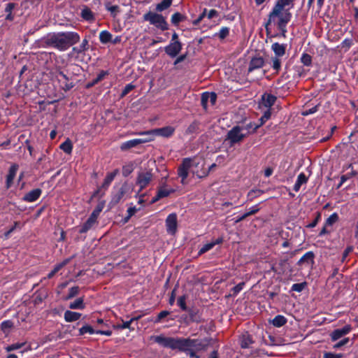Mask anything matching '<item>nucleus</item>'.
<instances>
[{"label":"nucleus","instance_id":"c85d7f7f","mask_svg":"<svg viewBox=\"0 0 358 358\" xmlns=\"http://www.w3.org/2000/svg\"><path fill=\"white\" fill-rule=\"evenodd\" d=\"M69 307L71 309H78L83 310L85 308V305L84 303V300L82 297L76 299L74 301L71 302L69 303Z\"/></svg>","mask_w":358,"mask_h":358},{"label":"nucleus","instance_id":"1a4fd4ad","mask_svg":"<svg viewBox=\"0 0 358 358\" xmlns=\"http://www.w3.org/2000/svg\"><path fill=\"white\" fill-rule=\"evenodd\" d=\"M166 227L169 234H174L177 230V215L175 213L170 214L166 220Z\"/></svg>","mask_w":358,"mask_h":358},{"label":"nucleus","instance_id":"2eb2a0df","mask_svg":"<svg viewBox=\"0 0 358 358\" xmlns=\"http://www.w3.org/2000/svg\"><path fill=\"white\" fill-rule=\"evenodd\" d=\"M286 44H281L279 43H274L271 45V50L273 51L275 56L278 57H281L285 54L286 50Z\"/></svg>","mask_w":358,"mask_h":358},{"label":"nucleus","instance_id":"13d9d810","mask_svg":"<svg viewBox=\"0 0 358 358\" xmlns=\"http://www.w3.org/2000/svg\"><path fill=\"white\" fill-rule=\"evenodd\" d=\"M137 208L135 206L130 207L127 209V216L124 218V222L128 220L137 212Z\"/></svg>","mask_w":358,"mask_h":358},{"label":"nucleus","instance_id":"a19ab883","mask_svg":"<svg viewBox=\"0 0 358 358\" xmlns=\"http://www.w3.org/2000/svg\"><path fill=\"white\" fill-rule=\"evenodd\" d=\"M79 290H80V289H79V287H78V286H75V287L70 288L69 291V294L66 296L65 299L69 300V299H71L75 297L76 296H77L78 294Z\"/></svg>","mask_w":358,"mask_h":358},{"label":"nucleus","instance_id":"423d86ee","mask_svg":"<svg viewBox=\"0 0 358 358\" xmlns=\"http://www.w3.org/2000/svg\"><path fill=\"white\" fill-rule=\"evenodd\" d=\"M180 338H173L164 336H158V344L172 350L179 348Z\"/></svg>","mask_w":358,"mask_h":358},{"label":"nucleus","instance_id":"e433bc0d","mask_svg":"<svg viewBox=\"0 0 358 358\" xmlns=\"http://www.w3.org/2000/svg\"><path fill=\"white\" fill-rule=\"evenodd\" d=\"M88 49V41L85 38L78 47L73 48V51L79 54L86 51Z\"/></svg>","mask_w":358,"mask_h":358},{"label":"nucleus","instance_id":"680f3d73","mask_svg":"<svg viewBox=\"0 0 358 358\" xmlns=\"http://www.w3.org/2000/svg\"><path fill=\"white\" fill-rule=\"evenodd\" d=\"M210 93L208 92H204L202 94L201 96V105L204 108H207L208 102L209 101V97L208 95H209Z\"/></svg>","mask_w":358,"mask_h":358},{"label":"nucleus","instance_id":"a18cd8bd","mask_svg":"<svg viewBox=\"0 0 358 358\" xmlns=\"http://www.w3.org/2000/svg\"><path fill=\"white\" fill-rule=\"evenodd\" d=\"M136 320L135 318H131V320L123 322L122 324H119L117 325H114V328L121 329H129L131 324Z\"/></svg>","mask_w":358,"mask_h":358},{"label":"nucleus","instance_id":"ea45409f","mask_svg":"<svg viewBox=\"0 0 358 358\" xmlns=\"http://www.w3.org/2000/svg\"><path fill=\"white\" fill-rule=\"evenodd\" d=\"M338 220V215L336 213L331 214L325 221L326 226H332Z\"/></svg>","mask_w":358,"mask_h":358},{"label":"nucleus","instance_id":"39448f33","mask_svg":"<svg viewBox=\"0 0 358 358\" xmlns=\"http://www.w3.org/2000/svg\"><path fill=\"white\" fill-rule=\"evenodd\" d=\"M244 130L242 127H234L228 131L225 141H229L231 145L241 142L247 136V134L243 133Z\"/></svg>","mask_w":358,"mask_h":358},{"label":"nucleus","instance_id":"e2e57ef3","mask_svg":"<svg viewBox=\"0 0 358 358\" xmlns=\"http://www.w3.org/2000/svg\"><path fill=\"white\" fill-rule=\"evenodd\" d=\"M23 343H14L12 345H10L6 348V350L7 352H10L13 350H18L21 348L23 346Z\"/></svg>","mask_w":358,"mask_h":358},{"label":"nucleus","instance_id":"c03bdc74","mask_svg":"<svg viewBox=\"0 0 358 358\" xmlns=\"http://www.w3.org/2000/svg\"><path fill=\"white\" fill-rule=\"evenodd\" d=\"M306 285H307V283L306 282H301V283H295V284L292 285L291 289L292 291H294L296 292H301L305 289Z\"/></svg>","mask_w":358,"mask_h":358},{"label":"nucleus","instance_id":"f3484780","mask_svg":"<svg viewBox=\"0 0 358 358\" xmlns=\"http://www.w3.org/2000/svg\"><path fill=\"white\" fill-rule=\"evenodd\" d=\"M222 241H223L222 238H219L215 241H213L210 243H208L203 245L200 248V250L199 251V255H201L206 253V252L210 250L215 245L222 243Z\"/></svg>","mask_w":358,"mask_h":358},{"label":"nucleus","instance_id":"4d7b16f0","mask_svg":"<svg viewBox=\"0 0 358 358\" xmlns=\"http://www.w3.org/2000/svg\"><path fill=\"white\" fill-rule=\"evenodd\" d=\"M108 74V72L106 71H101L96 76L95 79H94L92 82V85H95L102 80L105 76Z\"/></svg>","mask_w":358,"mask_h":358},{"label":"nucleus","instance_id":"5fc2aeb1","mask_svg":"<svg viewBox=\"0 0 358 358\" xmlns=\"http://www.w3.org/2000/svg\"><path fill=\"white\" fill-rule=\"evenodd\" d=\"M271 113L270 109H267V110L264 112V115L262 116V117L259 119V120H260L261 123H260V124H259L258 127H259V126H261V125L264 124V123H265L268 120H269V119H270V117H271Z\"/></svg>","mask_w":358,"mask_h":358},{"label":"nucleus","instance_id":"5701e85b","mask_svg":"<svg viewBox=\"0 0 358 358\" xmlns=\"http://www.w3.org/2000/svg\"><path fill=\"white\" fill-rule=\"evenodd\" d=\"M308 182V178L303 173H301L296 179V181L293 187V189L295 192H299L301 186L303 184H306Z\"/></svg>","mask_w":358,"mask_h":358},{"label":"nucleus","instance_id":"cd10ccee","mask_svg":"<svg viewBox=\"0 0 358 358\" xmlns=\"http://www.w3.org/2000/svg\"><path fill=\"white\" fill-rule=\"evenodd\" d=\"M287 322V318L281 315H276L271 322V323L275 327H281L285 325Z\"/></svg>","mask_w":358,"mask_h":358},{"label":"nucleus","instance_id":"f257e3e1","mask_svg":"<svg viewBox=\"0 0 358 358\" xmlns=\"http://www.w3.org/2000/svg\"><path fill=\"white\" fill-rule=\"evenodd\" d=\"M289 8H285L280 4H275L272 10L268 14V21L265 24V29L267 34L271 33L270 26L271 23H274L278 29L280 31L281 36L286 37L287 32V25L292 19V13Z\"/></svg>","mask_w":358,"mask_h":358},{"label":"nucleus","instance_id":"58836bf2","mask_svg":"<svg viewBox=\"0 0 358 358\" xmlns=\"http://www.w3.org/2000/svg\"><path fill=\"white\" fill-rule=\"evenodd\" d=\"M301 63L306 66H310L312 64V57L307 53H303L301 57Z\"/></svg>","mask_w":358,"mask_h":358},{"label":"nucleus","instance_id":"0eeeda50","mask_svg":"<svg viewBox=\"0 0 358 358\" xmlns=\"http://www.w3.org/2000/svg\"><path fill=\"white\" fill-rule=\"evenodd\" d=\"M181 50L182 44L180 41L171 42L164 48L165 52L172 58L176 57Z\"/></svg>","mask_w":358,"mask_h":358},{"label":"nucleus","instance_id":"f704fd0d","mask_svg":"<svg viewBox=\"0 0 358 358\" xmlns=\"http://www.w3.org/2000/svg\"><path fill=\"white\" fill-rule=\"evenodd\" d=\"M143 19L150 24L157 25V13L149 12L143 15Z\"/></svg>","mask_w":358,"mask_h":358},{"label":"nucleus","instance_id":"a211bd4d","mask_svg":"<svg viewBox=\"0 0 358 358\" xmlns=\"http://www.w3.org/2000/svg\"><path fill=\"white\" fill-rule=\"evenodd\" d=\"M253 343L254 341L248 333L242 334L240 338V345L242 348H249Z\"/></svg>","mask_w":358,"mask_h":358},{"label":"nucleus","instance_id":"72a5a7b5","mask_svg":"<svg viewBox=\"0 0 358 358\" xmlns=\"http://www.w3.org/2000/svg\"><path fill=\"white\" fill-rule=\"evenodd\" d=\"M272 68L275 71V73H278L281 69L282 62L280 57H273L271 58Z\"/></svg>","mask_w":358,"mask_h":358},{"label":"nucleus","instance_id":"bb28decb","mask_svg":"<svg viewBox=\"0 0 358 358\" xmlns=\"http://www.w3.org/2000/svg\"><path fill=\"white\" fill-rule=\"evenodd\" d=\"M125 192H126V189H125L124 187H122L121 188H120L119 190L116 193L113 194L112 199H111V203L113 204L118 203L121 201V199L123 198Z\"/></svg>","mask_w":358,"mask_h":358},{"label":"nucleus","instance_id":"b1692460","mask_svg":"<svg viewBox=\"0 0 358 358\" xmlns=\"http://www.w3.org/2000/svg\"><path fill=\"white\" fill-rule=\"evenodd\" d=\"M118 169H115L113 172L108 173L104 179V181L102 184V187L106 189L108 188L112 181L114 180L115 177L118 174Z\"/></svg>","mask_w":358,"mask_h":358},{"label":"nucleus","instance_id":"dca6fc26","mask_svg":"<svg viewBox=\"0 0 358 358\" xmlns=\"http://www.w3.org/2000/svg\"><path fill=\"white\" fill-rule=\"evenodd\" d=\"M80 16L82 18L87 21L92 22L95 20V15L94 13L91 10L90 8L87 6H84L80 13Z\"/></svg>","mask_w":358,"mask_h":358},{"label":"nucleus","instance_id":"7ed1b4c3","mask_svg":"<svg viewBox=\"0 0 358 358\" xmlns=\"http://www.w3.org/2000/svg\"><path fill=\"white\" fill-rule=\"evenodd\" d=\"M208 342L201 339L180 338L179 350L184 351L192 358H199L196 352L204 350Z\"/></svg>","mask_w":358,"mask_h":358},{"label":"nucleus","instance_id":"bf43d9fd","mask_svg":"<svg viewBox=\"0 0 358 358\" xmlns=\"http://www.w3.org/2000/svg\"><path fill=\"white\" fill-rule=\"evenodd\" d=\"M135 87V85H133L132 83H129V84H127L124 88L123 89L122 93H121V96L123 97L124 96H126L127 94H129L132 90H134Z\"/></svg>","mask_w":358,"mask_h":358},{"label":"nucleus","instance_id":"c9c22d12","mask_svg":"<svg viewBox=\"0 0 358 358\" xmlns=\"http://www.w3.org/2000/svg\"><path fill=\"white\" fill-rule=\"evenodd\" d=\"M199 129V124L198 122L194 121L189 125V127H187V129L185 131V134H189V135L193 134H196V133H198Z\"/></svg>","mask_w":358,"mask_h":358},{"label":"nucleus","instance_id":"c756f323","mask_svg":"<svg viewBox=\"0 0 358 358\" xmlns=\"http://www.w3.org/2000/svg\"><path fill=\"white\" fill-rule=\"evenodd\" d=\"M95 223L96 222L94 221L92 218H88L87 221L83 224V225L80 227L79 232L80 234L86 233L94 225Z\"/></svg>","mask_w":358,"mask_h":358},{"label":"nucleus","instance_id":"9d476101","mask_svg":"<svg viewBox=\"0 0 358 358\" xmlns=\"http://www.w3.org/2000/svg\"><path fill=\"white\" fill-rule=\"evenodd\" d=\"M152 174L148 172H141L138 173L136 180V185L140 187V189L145 188L151 181Z\"/></svg>","mask_w":358,"mask_h":358},{"label":"nucleus","instance_id":"6e6552de","mask_svg":"<svg viewBox=\"0 0 358 358\" xmlns=\"http://www.w3.org/2000/svg\"><path fill=\"white\" fill-rule=\"evenodd\" d=\"M351 330L352 327L350 324H347L341 329H334L330 334L331 339L332 341H336L348 334Z\"/></svg>","mask_w":358,"mask_h":358},{"label":"nucleus","instance_id":"3c124183","mask_svg":"<svg viewBox=\"0 0 358 358\" xmlns=\"http://www.w3.org/2000/svg\"><path fill=\"white\" fill-rule=\"evenodd\" d=\"M172 192L173 189H171L161 188L158 189V199L169 196V194Z\"/></svg>","mask_w":358,"mask_h":358},{"label":"nucleus","instance_id":"de8ad7c7","mask_svg":"<svg viewBox=\"0 0 358 358\" xmlns=\"http://www.w3.org/2000/svg\"><path fill=\"white\" fill-rule=\"evenodd\" d=\"M172 3V0H163L160 3H158V11H162L168 8Z\"/></svg>","mask_w":358,"mask_h":358},{"label":"nucleus","instance_id":"8fccbe9b","mask_svg":"<svg viewBox=\"0 0 358 358\" xmlns=\"http://www.w3.org/2000/svg\"><path fill=\"white\" fill-rule=\"evenodd\" d=\"M189 319L192 322H199L200 321V316L198 314V311L194 310H189Z\"/></svg>","mask_w":358,"mask_h":358},{"label":"nucleus","instance_id":"2f4dec72","mask_svg":"<svg viewBox=\"0 0 358 358\" xmlns=\"http://www.w3.org/2000/svg\"><path fill=\"white\" fill-rule=\"evenodd\" d=\"M59 148L65 153L71 154L73 150V144L71 141L68 138L60 145Z\"/></svg>","mask_w":358,"mask_h":358},{"label":"nucleus","instance_id":"aec40b11","mask_svg":"<svg viewBox=\"0 0 358 358\" xmlns=\"http://www.w3.org/2000/svg\"><path fill=\"white\" fill-rule=\"evenodd\" d=\"M314 253L313 252H307L303 255L298 262V265L306 264L307 265L313 264L314 263Z\"/></svg>","mask_w":358,"mask_h":358},{"label":"nucleus","instance_id":"4be33fe9","mask_svg":"<svg viewBox=\"0 0 358 358\" xmlns=\"http://www.w3.org/2000/svg\"><path fill=\"white\" fill-rule=\"evenodd\" d=\"M81 317V314L71 310L64 312V317L66 322H72L78 320Z\"/></svg>","mask_w":358,"mask_h":358},{"label":"nucleus","instance_id":"6e6d98bb","mask_svg":"<svg viewBox=\"0 0 358 358\" xmlns=\"http://www.w3.org/2000/svg\"><path fill=\"white\" fill-rule=\"evenodd\" d=\"M13 326V322L10 320L3 321L1 324V330L4 332H6L8 329L12 328Z\"/></svg>","mask_w":358,"mask_h":358},{"label":"nucleus","instance_id":"7c9ffc66","mask_svg":"<svg viewBox=\"0 0 358 358\" xmlns=\"http://www.w3.org/2000/svg\"><path fill=\"white\" fill-rule=\"evenodd\" d=\"M112 37V34L106 30L102 31L99 34L100 42L103 44L110 42Z\"/></svg>","mask_w":358,"mask_h":358},{"label":"nucleus","instance_id":"6ab92c4d","mask_svg":"<svg viewBox=\"0 0 358 358\" xmlns=\"http://www.w3.org/2000/svg\"><path fill=\"white\" fill-rule=\"evenodd\" d=\"M263 105L268 109H270L274 105L276 97L271 94H264L262 97Z\"/></svg>","mask_w":358,"mask_h":358},{"label":"nucleus","instance_id":"603ef678","mask_svg":"<svg viewBox=\"0 0 358 358\" xmlns=\"http://www.w3.org/2000/svg\"><path fill=\"white\" fill-rule=\"evenodd\" d=\"M294 0H278L275 4H280V6L289 8L291 9L293 7V2Z\"/></svg>","mask_w":358,"mask_h":358},{"label":"nucleus","instance_id":"393cba45","mask_svg":"<svg viewBox=\"0 0 358 358\" xmlns=\"http://www.w3.org/2000/svg\"><path fill=\"white\" fill-rule=\"evenodd\" d=\"M17 4L15 3H8L6 5L5 7V13H6V15L5 17V19L8 21H13L14 20V15H13L12 12L14 10V8L16 7Z\"/></svg>","mask_w":358,"mask_h":358},{"label":"nucleus","instance_id":"37998d69","mask_svg":"<svg viewBox=\"0 0 358 358\" xmlns=\"http://www.w3.org/2000/svg\"><path fill=\"white\" fill-rule=\"evenodd\" d=\"M184 19V15H182L180 13H176L171 17V22L173 24H178L179 22L183 21Z\"/></svg>","mask_w":358,"mask_h":358},{"label":"nucleus","instance_id":"09e8293b","mask_svg":"<svg viewBox=\"0 0 358 358\" xmlns=\"http://www.w3.org/2000/svg\"><path fill=\"white\" fill-rule=\"evenodd\" d=\"M263 193V191L260 189H252L248 194V200H252L253 199L259 196Z\"/></svg>","mask_w":358,"mask_h":358},{"label":"nucleus","instance_id":"f8f14e48","mask_svg":"<svg viewBox=\"0 0 358 358\" xmlns=\"http://www.w3.org/2000/svg\"><path fill=\"white\" fill-rule=\"evenodd\" d=\"M264 64V59L262 57H254L251 59L249 66L248 72L262 68Z\"/></svg>","mask_w":358,"mask_h":358},{"label":"nucleus","instance_id":"0e129e2a","mask_svg":"<svg viewBox=\"0 0 358 358\" xmlns=\"http://www.w3.org/2000/svg\"><path fill=\"white\" fill-rule=\"evenodd\" d=\"M343 354H336L333 352H325L323 355V358H343Z\"/></svg>","mask_w":358,"mask_h":358},{"label":"nucleus","instance_id":"ddd939ff","mask_svg":"<svg viewBox=\"0 0 358 358\" xmlns=\"http://www.w3.org/2000/svg\"><path fill=\"white\" fill-rule=\"evenodd\" d=\"M18 170V165L13 164L8 171V173L6 176V186L7 189H9L13 185V180L16 176L17 171Z\"/></svg>","mask_w":358,"mask_h":358},{"label":"nucleus","instance_id":"69168bd1","mask_svg":"<svg viewBox=\"0 0 358 358\" xmlns=\"http://www.w3.org/2000/svg\"><path fill=\"white\" fill-rule=\"evenodd\" d=\"M245 282H240L233 287L232 291L234 295L238 294L244 287Z\"/></svg>","mask_w":358,"mask_h":358},{"label":"nucleus","instance_id":"4c0bfd02","mask_svg":"<svg viewBox=\"0 0 358 358\" xmlns=\"http://www.w3.org/2000/svg\"><path fill=\"white\" fill-rule=\"evenodd\" d=\"M96 331L91 326L85 325L79 329V335H84L85 334H94Z\"/></svg>","mask_w":358,"mask_h":358},{"label":"nucleus","instance_id":"052dcab7","mask_svg":"<svg viewBox=\"0 0 358 358\" xmlns=\"http://www.w3.org/2000/svg\"><path fill=\"white\" fill-rule=\"evenodd\" d=\"M177 303H178V306H180L182 310H187L185 296H180L178 299Z\"/></svg>","mask_w":358,"mask_h":358},{"label":"nucleus","instance_id":"a878e982","mask_svg":"<svg viewBox=\"0 0 358 358\" xmlns=\"http://www.w3.org/2000/svg\"><path fill=\"white\" fill-rule=\"evenodd\" d=\"M175 129L173 127L167 126L158 129V136L169 138L174 133Z\"/></svg>","mask_w":358,"mask_h":358},{"label":"nucleus","instance_id":"864d4df0","mask_svg":"<svg viewBox=\"0 0 358 358\" xmlns=\"http://www.w3.org/2000/svg\"><path fill=\"white\" fill-rule=\"evenodd\" d=\"M158 28H160L162 31L168 29V24L164 20V17L158 15Z\"/></svg>","mask_w":358,"mask_h":358},{"label":"nucleus","instance_id":"9b49d317","mask_svg":"<svg viewBox=\"0 0 358 358\" xmlns=\"http://www.w3.org/2000/svg\"><path fill=\"white\" fill-rule=\"evenodd\" d=\"M139 135L141 136L139 138H137L138 141H143L141 142L142 143H145L152 141H154L157 136V129H152L147 131L139 133Z\"/></svg>","mask_w":358,"mask_h":358},{"label":"nucleus","instance_id":"774afa93","mask_svg":"<svg viewBox=\"0 0 358 358\" xmlns=\"http://www.w3.org/2000/svg\"><path fill=\"white\" fill-rule=\"evenodd\" d=\"M353 44L352 40L350 38H345L341 43V46L343 48H346L348 50Z\"/></svg>","mask_w":358,"mask_h":358},{"label":"nucleus","instance_id":"473e14b6","mask_svg":"<svg viewBox=\"0 0 358 358\" xmlns=\"http://www.w3.org/2000/svg\"><path fill=\"white\" fill-rule=\"evenodd\" d=\"M229 35V28L222 27L220 31L214 34V37H217L220 40H224Z\"/></svg>","mask_w":358,"mask_h":358},{"label":"nucleus","instance_id":"49530a36","mask_svg":"<svg viewBox=\"0 0 358 358\" xmlns=\"http://www.w3.org/2000/svg\"><path fill=\"white\" fill-rule=\"evenodd\" d=\"M134 171V165L130 163L124 165L122 167V175L125 177L128 176L130 173H131Z\"/></svg>","mask_w":358,"mask_h":358},{"label":"nucleus","instance_id":"412c9836","mask_svg":"<svg viewBox=\"0 0 358 358\" xmlns=\"http://www.w3.org/2000/svg\"><path fill=\"white\" fill-rule=\"evenodd\" d=\"M143 141H138L137 138L131 139L122 143L120 145V149L123 151L127 150L130 148H135L141 144Z\"/></svg>","mask_w":358,"mask_h":358},{"label":"nucleus","instance_id":"f03ea898","mask_svg":"<svg viewBox=\"0 0 358 358\" xmlns=\"http://www.w3.org/2000/svg\"><path fill=\"white\" fill-rule=\"evenodd\" d=\"M80 38L79 34L76 32H59L48 35L46 43L60 51H65L70 46L78 43Z\"/></svg>","mask_w":358,"mask_h":358},{"label":"nucleus","instance_id":"20e7f679","mask_svg":"<svg viewBox=\"0 0 358 358\" xmlns=\"http://www.w3.org/2000/svg\"><path fill=\"white\" fill-rule=\"evenodd\" d=\"M199 162H196V158L187 157L182 159L181 164L178 169V175L181 178V182L186 184V179L188 177L189 173L193 166H197Z\"/></svg>","mask_w":358,"mask_h":358},{"label":"nucleus","instance_id":"338daca9","mask_svg":"<svg viewBox=\"0 0 358 358\" xmlns=\"http://www.w3.org/2000/svg\"><path fill=\"white\" fill-rule=\"evenodd\" d=\"M349 341H350V339L348 338H345L342 339L341 341H340L339 342H338L337 343H336L334 345V349L341 348L342 346L346 345Z\"/></svg>","mask_w":358,"mask_h":358},{"label":"nucleus","instance_id":"79ce46f5","mask_svg":"<svg viewBox=\"0 0 358 358\" xmlns=\"http://www.w3.org/2000/svg\"><path fill=\"white\" fill-rule=\"evenodd\" d=\"M106 8L108 11H109L111 15L115 17L116 14L119 12V6L117 5H111L108 3L106 4Z\"/></svg>","mask_w":358,"mask_h":358},{"label":"nucleus","instance_id":"4468645a","mask_svg":"<svg viewBox=\"0 0 358 358\" xmlns=\"http://www.w3.org/2000/svg\"><path fill=\"white\" fill-rule=\"evenodd\" d=\"M41 192V189L38 188L32 189L24 195L23 199L27 202L36 201L40 197Z\"/></svg>","mask_w":358,"mask_h":358}]
</instances>
